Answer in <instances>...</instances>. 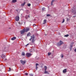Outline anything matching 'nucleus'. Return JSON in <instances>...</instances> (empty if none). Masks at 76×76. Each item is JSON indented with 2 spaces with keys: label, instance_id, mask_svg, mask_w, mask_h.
Here are the masks:
<instances>
[{
  "label": "nucleus",
  "instance_id": "nucleus-1",
  "mask_svg": "<svg viewBox=\"0 0 76 76\" xmlns=\"http://www.w3.org/2000/svg\"><path fill=\"white\" fill-rule=\"evenodd\" d=\"M31 43L32 44H34L35 40V36L34 35H33L32 36H31V38L29 39V41H31Z\"/></svg>",
  "mask_w": 76,
  "mask_h": 76
},
{
  "label": "nucleus",
  "instance_id": "nucleus-2",
  "mask_svg": "<svg viewBox=\"0 0 76 76\" xmlns=\"http://www.w3.org/2000/svg\"><path fill=\"white\" fill-rule=\"evenodd\" d=\"M63 44V42L61 41H60V42L57 43V46H60L61 45Z\"/></svg>",
  "mask_w": 76,
  "mask_h": 76
},
{
  "label": "nucleus",
  "instance_id": "nucleus-3",
  "mask_svg": "<svg viewBox=\"0 0 76 76\" xmlns=\"http://www.w3.org/2000/svg\"><path fill=\"white\" fill-rule=\"evenodd\" d=\"M20 62L23 65H24L25 64V63H26V61H23V60H20Z\"/></svg>",
  "mask_w": 76,
  "mask_h": 76
},
{
  "label": "nucleus",
  "instance_id": "nucleus-4",
  "mask_svg": "<svg viewBox=\"0 0 76 76\" xmlns=\"http://www.w3.org/2000/svg\"><path fill=\"white\" fill-rule=\"evenodd\" d=\"M31 54L29 53H26V56L27 57H29L30 56H31Z\"/></svg>",
  "mask_w": 76,
  "mask_h": 76
},
{
  "label": "nucleus",
  "instance_id": "nucleus-5",
  "mask_svg": "<svg viewBox=\"0 0 76 76\" xmlns=\"http://www.w3.org/2000/svg\"><path fill=\"white\" fill-rule=\"evenodd\" d=\"M72 13H73V14H74V15H75V14H76V9H72Z\"/></svg>",
  "mask_w": 76,
  "mask_h": 76
},
{
  "label": "nucleus",
  "instance_id": "nucleus-6",
  "mask_svg": "<svg viewBox=\"0 0 76 76\" xmlns=\"http://www.w3.org/2000/svg\"><path fill=\"white\" fill-rule=\"evenodd\" d=\"M25 29H23L21 31H20V33L21 34H24L25 33Z\"/></svg>",
  "mask_w": 76,
  "mask_h": 76
},
{
  "label": "nucleus",
  "instance_id": "nucleus-7",
  "mask_svg": "<svg viewBox=\"0 0 76 76\" xmlns=\"http://www.w3.org/2000/svg\"><path fill=\"white\" fill-rule=\"evenodd\" d=\"M15 20H16V21H18L19 19V16H17L15 17Z\"/></svg>",
  "mask_w": 76,
  "mask_h": 76
},
{
  "label": "nucleus",
  "instance_id": "nucleus-8",
  "mask_svg": "<svg viewBox=\"0 0 76 76\" xmlns=\"http://www.w3.org/2000/svg\"><path fill=\"white\" fill-rule=\"evenodd\" d=\"M25 29V31L26 32H28V31H29V28H24Z\"/></svg>",
  "mask_w": 76,
  "mask_h": 76
},
{
  "label": "nucleus",
  "instance_id": "nucleus-9",
  "mask_svg": "<svg viewBox=\"0 0 76 76\" xmlns=\"http://www.w3.org/2000/svg\"><path fill=\"white\" fill-rule=\"evenodd\" d=\"M31 51L33 52H34L35 51V49L34 47H32L31 49Z\"/></svg>",
  "mask_w": 76,
  "mask_h": 76
},
{
  "label": "nucleus",
  "instance_id": "nucleus-10",
  "mask_svg": "<svg viewBox=\"0 0 76 76\" xmlns=\"http://www.w3.org/2000/svg\"><path fill=\"white\" fill-rule=\"evenodd\" d=\"M5 55H4L3 54L1 57H2V59H3V60H4V58H5Z\"/></svg>",
  "mask_w": 76,
  "mask_h": 76
},
{
  "label": "nucleus",
  "instance_id": "nucleus-11",
  "mask_svg": "<svg viewBox=\"0 0 76 76\" xmlns=\"http://www.w3.org/2000/svg\"><path fill=\"white\" fill-rule=\"evenodd\" d=\"M66 70H67V69H64L63 71V73H66L67 72V71H66Z\"/></svg>",
  "mask_w": 76,
  "mask_h": 76
},
{
  "label": "nucleus",
  "instance_id": "nucleus-12",
  "mask_svg": "<svg viewBox=\"0 0 76 76\" xmlns=\"http://www.w3.org/2000/svg\"><path fill=\"white\" fill-rule=\"evenodd\" d=\"M25 2H24L23 3L21 4V6L22 7H23L24 6V5H25Z\"/></svg>",
  "mask_w": 76,
  "mask_h": 76
},
{
  "label": "nucleus",
  "instance_id": "nucleus-13",
  "mask_svg": "<svg viewBox=\"0 0 76 76\" xmlns=\"http://www.w3.org/2000/svg\"><path fill=\"white\" fill-rule=\"evenodd\" d=\"M44 22L43 23V24H45L47 23V20H44L43 21Z\"/></svg>",
  "mask_w": 76,
  "mask_h": 76
},
{
  "label": "nucleus",
  "instance_id": "nucleus-14",
  "mask_svg": "<svg viewBox=\"0 0 76 76\" xmlns=\"http://www.w3.org/2000/svg\"><path fill=\"white\" fill-rule=\"evenodd\" d=\"M16 39V37H14L11 39V40H12V41H13V40H15V39Z\"/></svg>",
  "mask_w": 76,
  "mask_h": 76
},
{
  "label": "nucleus",
  "instance_id": "nucleus-15",
  "mask_svg": "<svg viewBox=\"0 0 76 76\" xmlns=\"http://www.w3.org/2000/svg\"><path fill=\"white\" fill-rule=\"evenodd\" d=\"M25 18L26 19H27L28 18H30L29 15L28 16V15L26 16L25 17Z\"/></svg>",
  "mask_w": 76,
  "mask_h": 76
},
{
  "label": "nucleus",
  "instance_id": "nucleus-16",
  "mask_svg": "<svg viewBox=\"0 0 76 76\" xmlns=\"http://www.w3.org/2000/svg\"><path fill=\"white\" fill-rule=\"evenodd\" d=\"M31 33L29 32L27 34V37H30V36H31Z\"/></svg>",
  "mask_w": 76,
  "mask_h": 76
},
{
  "label": "nucleus",
  "instance_id": "nucleus-17",
  "mask_svg": "<svg viewBox=\"0 0 76 76\" xmlns=\"http://www.w3.org/2000/svg\"><path fill=\"white\" fill-rule=\"evenodd\" d=\"M12 1L13 3H15L17 1V0H13Z\"/></svg>",
  "mask_w": 76,
  "mask_h": 76
},
{
  "label": "nucleus",
  "instance_id": "nucleus-18",
  "mask_svg": "<svg viewBox=\"0 0 76 76\" xmlns=\"http://www.w3.org/2000/svg\"><path fill=\"white\" fill-rule=\"evenodd\" d=\"M69 48L70 51L72 50V46L70 45Z\"/></svg>",
  "mask_w": 76,
  "mask_h": 76
},
{
  "label": "nucleus",
  "instance_id": "nucleus-19",
  "mask_svg": "<svg viewBox=\"0 0 76 76\" xmlns=\"http://www.w3.org/2000/svg\"><path fill=\"white\" fill-rule=\"evenodd\" d=\"M44 73L45 74H47V73H48V71H45Z\"/></svg>",
  "mask_w": 76,
  "mask_h": 76
},
{
  "label": "nucleus",
  "instance_id": "nucleus-20",
  "mask_svg": "<svg viewBox=\"0 0 76 76\" xmlns=\"http://www.w3.org/2000/svg\"><path fill=\"white\" fill-rule=\"evenodd\" d=\"M42 11H45V8H42Z\"/></svg>",
  "mask_w": 76,
  "mask_h": 76
},
{
  "label": "nucleus",
  "instance_id": "nucleus-21",
  "mask_svg": "<svg viewBox=\"0 0 76 76\" xmlns=\"http://www.w3.org/2000/svg\"><path fill=\"white\" fill-rule=\"evenodd\" d=\"M25 53L24 52L22 53V56H25Z\"/></svg>",
  "mask_w": 76,
  "mask_h": 76
},
{
  "label": "nucleus",
  "instance_id": "nucleus-22",
  "mask_svg": "<svg viewBox=\"0 0 76 76\" xmlns=\"http://www.w3.org/2000/svg\"><path fill=\"white\" fill-rule=\"evenodd\" d=\"M54 0H53L52 1L51 3V5H53V3H54Z\"/></svg>",
  "mask_w": 76,
  "mask_h": 76
},
{
  "label": "nucleus",
  "instance_id": "nucleus-23",
  "mask_svg": "<svg viewBox=\"0 0 76 76\" xmlns=\"http://www.w3.org/2000/svg\"><path fill=\"white\" fill-rule=\"evenodd\" d=\"M64 37H69V34H67V35H65L64 36Z\"/></svg>",
  "mask_w": 76,
  "mask_h": 76
},
{
  "label": "nucleus",
  "instance_id": "nucleus-24",
  "mask_svg": "<svg viewBox=\"0 0 76 76\" xmlns=\"http://www.w3.org/2000/svg\"><path fill=\"white\" fill-rule=\"evenodd\" d=\"M28 7H30V6H31V4H28Z\"/></svg>",
  "mask_w": 76,
  "mask_h": 76
},
{
  "label": "nucleus",
  "instance_id": "nucleus-25",
  "mask_svg": "<svg viewBox=\"0 0 76 76\" xmlns=\"http://www.w3.org/2000/svg\"><path fill=\"white\" fill-rule=\"evenodd\" d=\"M44 67L45 68V69H47V66H45Z\"/></svg>",
  "mask_w": 76,
  "mask_h": 76
},
{
  "label": "nucleus",
  "instance_id": "nucleus-26",
  "mask_svg": "<svg viewBox=\"0 0 76 76\" xmlns=\"http://www.w3.org/2000/svg\"><path fill=\"white\" fill-rule=\"evenodd\" d=\"M25 75H26L27 76H28V74L27 73H25Z\"/></svg>",
  "mask_w": 76,
  "mask_h": 76
},
{
  "label": "nucleus",
  "instance_id": "nucleus-27",
  "mask_svg": "<svg viewBox=\"0 0 76 76\" xmlns=\"http://www.w3.org/2000/svg\"><path fill=\"white\" fill-rule=\"evenodd\" d=\"M48 56H50V54H51V53H48Z\"/></svg>",
  "mask_w": 76,
  "mask_h": 76
},
{
  "label": "nucleus",
  "instance_id": "nucleus-28",
  "mask_svg": "<svg viewBox=\"0 0 76 76\" xmlns=\"http://www.w3.org/2000/svg\"><path fill=\"white\" fill-rule=\"evenodd\" d=\"M3 60H4V61H6L7 60V59L5 58H4V59Z\"/></svg>",
  "mask_w": 76,
  "mask_h": 76
},
{
  "label": "nucleus",
  "instance_id": "nucleus-29",
  "mask_svg": "<svg viewBox=\"0 0 76 76\" xmlns=\"http://www.w3.org/2000/svg\"><path fill=\"white\" fill-rule=\"evenodd\" d=\"M36 70H37L38 69V67L37 66H36Z\"/></svg>",
  "mask_w": 76,
  "mask_h": 76
},
{
  "label": "nucleus",
  "instance_id": "nucleus-30",
  "mask_svg": "<svg viewBox=\"0 0 76 76\" xmlns=\"http://www.w3.org/2000/svg\"><path fill=\"white\" fill-rule=\"evenodd\" d=\"M39 65V64L38 63L36 64V66H37Z\"/></svg>",
  "mask_w": 76,
  "mask_h": 76
},
{
  "label": "nucleus",
  "instance_id": "nucleus-31",
  "mask_svg": "<svg viewBox=\"0 0 76 76\" xmlns=\"http://www.w3.org/2000/svg\"><path fill=\"white\" fill-rule=\"evenodd\" d=\"M50 16V14H48L47 15V17Z\"/></svg>",
  "mask_w": 76,
  "mask_h": 76
},
{
  "label": "nucleus",
  "instance_id": "nucleus-32",
  "mask_svg": "<svg viewBox=\"0 0 76 76\" xmlns=\"http://www.w3.org/2000/svg\"><path fill=\"white\" fill-rule=\"evenodd\" d=\"M63 57H64V55H63V54H61V58H63Z\"/></svg>",
  "mask_w": 76,
  "mask_h": 76
},
{
  "label": "nucleus",
  "instance_id": "nucleus-33",
  "mask_svg": "<svg viewBox=\"0 0 76 76\" xmlns=\"http://www.w3.org/2000/svg\"><path fill=\"white\" fill-rule=\"evenodd\" d=\"M64 20H65L64 19L63 20V22H62V23H64Z\"/></svg>",
  "mask_w": 76,
  "mask_h": 76
},
{
  "label": "nucleus",
  "instance_id": "nucleus-34",
  "mask_svg": "<svg viewBox=\"0 0 76 76\" xmlns=\"http://www.w3.org/2000/svg\"><path fill=\"white\" fill-rule=\"evenodd\" d=\"M36 26V25H35V24H34L33 25V26H34H34Z\"/></svg>",
  "mask_w": 76,
  "mask_h": 76
},
{
  "label": "nucleus",
  "instance_id": "nucleus-35",
  "mask_svg": "<svg viewBox=\"0 0 76 76\" xmlns=\"http://www.w3.org/2000/svg\"><path fill=\"white\" fill-rule=\"evenodd\" d=\"M69 18H67L66 19V21H69Z\"/></svg>",
  "mask_w": 76,
  "mask_h": 76
},
{
  "label": "nucleus",
  "instance_id": "nucleus-36",
  "mask_svg": "<svg viewBox=\"0 0 76 76\" xmlns=\"http://www.w3.org/2000/svg\"><path fill=\"white\" fill-rule=\"evenodd\" d=\"M74 51H75V52H76V49L74 50Z\"/></svg>",
  "mask_w": 76,
  "mask_h": 76
},
{
  "label": "nucleus",
  "instance_id": "nucleus-37",
  "mask_svg": "<svg viewBox=\"0 0 76 76\" xmlns=\"http://www.w3.org/2000/svg\"><path fill=\"white\" fill-rule=\"evenodd\" d=\"M46 70H47V69H45V72L46 71Z\"/></svg>",
  "mask_w": 76,
  "mask_h": 76
},
{
  "label": "nucleus",
  "instance_id": "nucleus-38",
  "mask_svg": "<svg viewBox=\"0 0 76 76\" xmlns=\"http://www.w3.org/2000/svg\"><path fill=\"white\" fill-rule=\"evenodd\" d=\"M76 16L75 15V16H73V18H75V17H76Z\"/></svg>",
  "mask_w": 76,
  "mask_h": 76
},
{
  "label": "nucleus",
  "instance_id": "nucleus-39",
  "mask_svg": "<svg viewBox=\"0 0 76 76\" xmlns=\"http://www.w3.org/2000/svg\"><path fill=\"white\" fill-rule=\"evenodd\" d=\"M10 71H11V69H9V70H8V71H9V72H10Z\"/></svg>",
  "mask_w": 76,
  "mask_h": 76
},
{
  "label": "nucleus",
  "instance_id": "nucleus-40",
  "mask_svg": "<svg viewBox=\"0 0 76 76\" xmlns=\"http://www.w3.org/2000/svg\"><path fill=\"white\" fill-rule=\"evenodd\" d=\"M19 24H21V23L20 22L18 23Z\"/></svg>",
  "mask_w": 76,
  "mask_h": 76
},
{
  "label": "nucleus",
  "instance_id": "nucleus-41",
  "mask_svg": "<svg viewBox=\"0 0 76 76\" xmlns=\"http://www.w3.org/2000/svg\"><path fill=\"white\" fill-rule=\"evenodd\" d=\"M29 45V44H27V45H26V46H27V45Z\"/></svg>",
  "mask_w": 76,
  "mask_h": 76
},
{
  "label": "nucleus",
  "instance_id": "nucleus-42",
  "mask_svg": "<svg viewBox=\"0 0 76 76\" xmlns=\"http://www.w3.org/2000/svg\"><path fill=\"white\" fill-rule=\"evenodd\" d=\"M6 48H4V50H6Z\"/></svg>",
  "mask_w": 76,
  "mask_h": 76
},
{
  "label": "nucleus",
  "instance_id": "nucleus-43",
  "mask_svg": "<svg viewBox=\"0 0 76 76\" xmlns=\"http://www.w3.org/2000/svg\"><path fill=\"white\" fill-rule=\"evenodd\" d=\"M9 69H10V70H11V68H9Z\"/></svg>",
  "mask_w": 76,
  "mask_h": 76
}]
</instances>
